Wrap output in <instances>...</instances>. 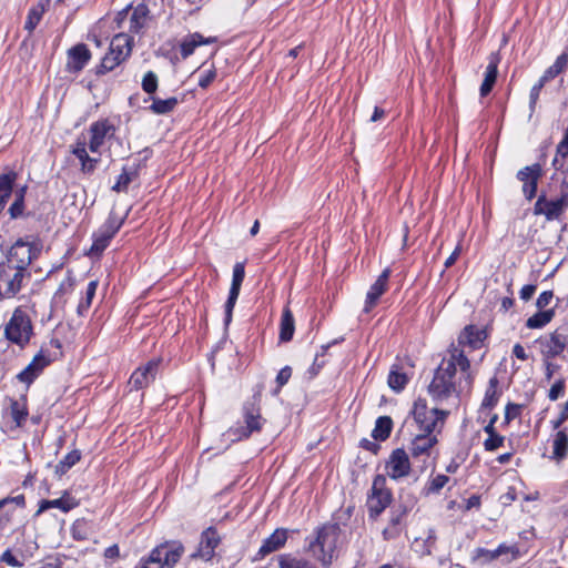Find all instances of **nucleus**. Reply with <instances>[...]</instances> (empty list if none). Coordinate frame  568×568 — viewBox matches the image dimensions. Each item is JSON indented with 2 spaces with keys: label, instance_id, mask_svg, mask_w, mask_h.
Listing matches in <instances>:
<instances>
[{
  "label": "nucleus",
  "instance_id": "f257e3e1",
  "mask_svg": "<svg viewBox=\"0 0 568 568\" xmlns=\"http://www.w3.org/2000/svg\"><path fill=\"white\" fill-rule=\"evenodd\" d=\"M457 367L460 369L467 388L471 387L474 376L465 351L452 348L449 357L442 361L428 385V394L435 402L442 403L457 393L455 383Z\"/></svg>",
  "mask_w": 568,
  "mask_h": 568
},
{
  "label": "nucleus",
  "instance_id": "f03ea898",
  "mask_svg": "<svg viewBox=\"0 0 568 568\" xmlns=\"http://www.w3.org/2000/svg\"><path fill=\"white\" fill-rule=\"evenodd\" d=\"M341 529L337 524H325L316 529V536L308 542V550L323 566L333 561Z\"/></svg>",
  "mask_w": 568,
  "mask_h": 568
},
{
  "label": "nucleus",
  "instance_id": "7ed1b4c3",
  "mask_svg": "<svg viewBox=\"0 0 568 568\" xmlns=\"http://www.w3.org/2000/svg\"><path fill=\"white\" fill-rule=\"evenodd\" d=\"M184 554L180 541H166L156 546L148 558L141 559L138 568H173Z\"/></svg>",
  "mask_w": 568,
  "mask_h": 568
},
{
  "label": "nucleus",
  "instance_id": "20e7f679",
  "mask_svg": "<svg viewBox=\"0 0 568 568\" xmlns=\"http://www.w3.org/2000/svg\"><path fill=\"white\" fill-rule=\"evenodd\" d=\"M568 209V178H564L560 184L558 197L548 200L545 193H541L535 205L534 214L544 215L547 221L559 220Z\"/></svg>",
  "mask_w": 568,
  "mask_h": 568
},
{
  "label": "nucleus",
  "instance_id": "39448f33",
  "mask_svg": "<svg viewBox=\"0 0 568 568\" xmlns=\"http://www.w3.org/2000/svg\"><path fill=\"white\" fill-rule=\"evenodd\" d=\"M448 415L447 410L436 407L429 408L424 398H418L414 403L413 417L424 433L439 432Z\"/></svg>",
  "mask_w": 568,
  "mask_h": 568
},
{
  "label": "nucleus",
  "instance_id": "423d86ee",
  "mask_svg": "<svg viewBox=\"0 0 568 568\" xmlns=\"http://www.w3.org/2000/svg\"><path fill=\"white\" fill-rule=\"evenodd\" d=\"M6 337L21 347L27 345L32 335V323L28 314L17 308L4 329Z\"/></svg>",
  "mask_w": 568,
  "mask_h": 568
},
{
  "label": "nucleus",
  "instance_id": "0eeeda50",
  "mask_svg": "<svg viewBox=\"0 0 568 568\" xmlns=\"http://www.w3.org/2000/svg\"><path fill=\"white\" fill-rule=\"evenodd\" d=\"M253 399L243 407L245 426L229 430L236 440L248 438L253 433L260 432L265 423L260 413V395H255Z\"/></svg>",
  "mask_w": 568,
  "mask_h": 568
},
{
  "label": "nucleus",
  "instance_id": "6e6552de",
  "mask_svg": "<svg viewBox=\"0 0 568 568\" xmlns=\"http://www.w3.org/2000/svg\"><path fill=\"white\" fill-rule=\"evenodd\" d=\"M392 501V493L386 488V478L383 475L375 476L367 499L371 517L379 516Z\"/></svg>",
  "mask_w": 568,
  "mask_h": 568
},
{
  "label": "nucleus",
  "instance_id": "1a4fd4ad",
  "mask_svg": "<svg viewBox=\"0 0 568 568\" xmlns=\"http://www.w3.org/2000/svg\"><path fill=\"white\" fill-rule=\"evenodd\" d=\"M122 219L111 213L106 221L101 225V227L93 233V243L90 248V254H102V252L109 246L110 241L122 226Z\"/></svg>",
  "mask_w": 568,
  "mask_h": 568
},
{
  "label": "nucleus",
  "instance_id": "9d476101",
  "mask_svg": "<svg viewBox=\"0 0 568 568\" xmlns=\"http://www.w3.org/2000/svg\"><path fill=\"white\" fill-rule=\"evenodd\" d=\"M115 131L114 123L108 118L92 122L89 128L90 140L87 143L89 150L92 153H100L101 146L114 136Z\"/></svg>",
  "mask_w": 568,
  "mask_h": 568
},
{
  "label": "nucleus",
  "instance_id": "9b49d317",
  "mask_svg": "<svg viewBox=\"0 0 568 568\" xmlns=\"http://www.w3.org/2000/svg\"><path fill=\"white\" fill-rule=\"evenodd\" d=\"M36 248L28 242L18 240L9 250L6 265L20 271L24 274L26 268L34 257Z\"/></svg>",
  "mask_w": 568,
  "mask_h": 568
},
{
  "label": "nucleus",
  "instance_id": "f8f14e48",
  "mask_svg": "<svg viewBox=\"0 0 568 568\" xmlns=\"http://www.w3.org/2000/svg\"><path fill=\"white\" fill-rule=\"evenodd\" d=\"M437 443L438 439L435 434L423 432V434H418L412 439L409 446L410 456L426 464L436 452Z\"/></svg>",
  "mask_w": 568,
  "mask_h": 568
},
{
  "label": "nucleus",
  "instance_id": "ddd939ff",
  "mask_svg": "<svg viewBox=\"0 0 568 568\" xmlns=\"http://www.w3.org/2000/svg\"><path fill=\"white\" fill-rule=\"evenodd\" d=\"M23 277L20 271L0 263V298L13 297L20 291Z\"/></svg>",
  "mask_w": 568,
  "mask_h": 568
},
{
  "label": "nucleus",
  "instance_id": "4468645a",
  "mask_svg": "<svg viewBox=\"0 0 568 568\" xmlns=\"http://www.w3.org/2000/svg\"><path fill=\"white\" fill-rule=\"evenodd\" d=\"M386 474L394 480L409 476L412 466L409 455L403 448L394 449L386 462Z\"/></svg>",
  "mask_w": 568,
  "mask_h": 568
},
{
  "label": "nucleus",
  "instance_id": "2eb2a0df",
  "mask_svg": "<svg viewBox=\"0 0 568 568\" xmlns=\"http://www.w3.org/2000/svg\"><path fill=\"white\" fill-rule=\"evenodd\" d=\"M541 176L542 168L539 163L527 165L517 172L516 178L523 183V194L528 201L536 196Z\"/></svg>",
  "mask_w": 568,
  "mask_h": 568
},
{
  "label": "nucleus",
  "instance_id": "dca6fc26",
  "mask_svg": "<svg viewBox=\"0 0 568 568\" xmlns=\"http://www.w3.org/2000/svg\"><path fill=\"white\" fill-rule=\"evenodd\" d=\"M567 332V328H557L551 334H549V336L538 341L540 344L541 354L546 358H555L566 349L568 345Z\"/></svg>",
  "mask_w": 568,
  "mask_h": 568
},
{
  "label": "nucleus",
  "instance_id": "f3484780",
  "mask_svg": "<svg viewBox=\"0 0 568 568\" xmlns=\"http://www.w3.org/2000/svg\"><path fill=\"white\" fill-rule=\"evenodd\" d=\"M160 359H151L138 367L128 382L130 390H140L148 387L156 377Z\"/></svg>",
  "mask_w": 568,
  "mask_h": 568
},
{
  "label": "nucleus",
  "instance_id": "a211bd4d",
  "mask_svg": "<svg viewBox=\"0 0 568 568\" xmlns=\"http://www.w3.org/2000/svg\"><path fill=\"white\" fill-rule=\"evenodd\" d=\"M245 277L244 263H236L233 267L232 284L229 292V297L225 303V317L224 323L229 325L232 321V314L236 301L240 295V290Z\"/></svg>",
  "mask_w": 568,
  "mask_h": 568
},
{
  "label": "nucleus",
  "instance_id": "6ab92c4d",
  "mask_svg": "<svg viewBox=\"0 0 568 568\" xmlns=\"http://www.w3.org/2000/svg\"><path fill=\"white\" fill-rule=\"evenodd\" d=\"M390 273L392 272L388 267L385 268L377 280L371 285L366 294L364 312H371V310L376 306L379 297L387 291Z\"/></svg>",
  "mask_w": 568,
  "mask_h": 568
},
{
  "label": "nucleus",
  "instance_id": "aec40b11",
  "mask_svg": "<svg viewBox=\"0 0 568 568\" xmlns=\"http://www.w3.org/2000/svg\"><path fill=\"white\" fill-rule=\"evenodd\" d=\"M487 338L485 329L479 328L475 325H467L458 336V349L469 347L470 349H479L484 341Z\"/></svg>",
  "mask_w": 568,
  "mask_h": 568
},
{
  "label": "nucleus",
  "instance_id": "412c9836",
  "mask_svg": "<svg viewBox=\"0 0 568 568\" xmlns=\"http://www.w3.org/2000/svg\"><path fill=\"white\" fill-rule=\"evenodd\" d=\"M50 362L51 359L41 351L33 357L31 363L18 374L17 378L21 383L30 385L50 364Z\"/></svg>",
  "mask_w": 568,
  "mask_h": 568
},
{
  "label": "nucleus",
  "instance_id": "4be33fe9",
  "mask_svg": "<svg viewBox=\"0 0 568 568\" xmlns=\"http://www.w3.org/2000/svg\"><path fill=\"white\" fill-rule=\"evenodd\" d=\"M91 59V52L83 43L72 47L68 51L67 70L69 72L78 73L88 64Z\"/></svg>",
  "mask_w": 568,
  "mask_h": 568
},
{
  "label": "nucleus",
  "instance_id": "5701e85b",
  "mask_svg": "<svg viewBox=\"0 0 568 568\" xmlns=\"http://www.w3.org/2000/svg\"><path fill=\"white\" fill-rule=\"evenodd\" d=\"M220 542L221 538L216 529L209 527L201 535L200 546L195 556H199L204 560L212 559Z\"/></svg>",
  "mask_w": 568,
  "mask_h": 568
},
{
  "label": "nucleus",
  "instance_id": "b1692460",
  "mask_svg": "<svg viewBox=\"0 0 568 568\" xmlns=\"http://www.w3.org/2000/svg\"><path fill=\"white\" fill-rule=\"evenodd\" d=\"M87 148V142L84 140L78 139L75 143L71 145V152L80 161L82 173L92 174L95 171L100 159L91 158Z\"/></svg>",
  "mask_w": 568,
  "mask_h": 568
},
{
  "label": "nucleus",
  "instance_id": "393cba45",
  "mask_svg": "<svg viewBox=\"0 0 568 568\" xmlns=\"http://www.w3.org/2000/svg\"><path fill=\"white\" fill-rule=\"evenodd\" d=\"M215 38H205L199 32L191 33L182 39L180 43V52L183 59L189 58L195 51V49L203 44H211L215 42Z\"/></svg>",
  "mask_w": 568,
  "mask_h": 568
},
{
  "label": "nucleus",
  "instance_id": "a878e982",
  "mask_svg": "<svg viewBox=\"0 0 568 568\" xmlns=\"http://www.w3.org/2000/svg\"><path fill=\"white\" fill-rule=\"evenodd\" d=\"M287 529H284V528H277L270 537H267L260 550H258V555L263 558L265 556H267L268 554L271 552H274L278 549H281L282 547H284L286 540H287Z\"/></svg>",
  "mask_w": 568,
  "mask_h": 568
},
{
  "label": "nucleus",
  "instance_id": "bb28decb",
  "mask_svg": "<svg viewBox=\"0 0 568 568\" xmlns=\"http://www.w3.org/2000/svg\"><path fill=\"white\" fill-rule=\"evenodd\" d=\"M150 19L151 17L148 6L144 3L138 4L130 17V32L136 34L142 33L148 27Z\"/></svg>",
  "mask_w": 568,
  "mask_h": 568
},
{
  "label": "nucleus",
  "instance_id": "cd10ccee",
  "mask_svg": "<svg viewBox=\"0 0 568 568\" xmlns=\"http://www.w3.org/2000/svg\"><path fill=\"white\" fill-rule=\"evenodd\" d=\"M133 39L126 33H119L111 40L109 51L125 61L132 52Z\"/></svg>",
  "mask_w": 568,
  "mask_h": 568
},
{
  "label": "nucleus",
  "instance_id": "c85d7f7f",
  "mask_svg": "<svg viewBox=\"0 0 568 568\" xmlns=\"http://www.w3.org/2000/svg\"><path fill=\"white\" fill-rule=\"evenodd\" d=\"M498 63H499L498 54L491 53L489 55L488 65L486 67L484 81L480 85V95L481 97H486L493 90L494 84L496 83V80H497Z\"/></svg>",
  "mask_w": 568,
  "mask_h": 568
},
{
  "label": "nucleus",
  "instance_id": "c756f323",
  "mask_svg": "<svg viewBox=\"0 0 568 568\" xmlns=\"http://www.w3.org/2000/svg\"><path fill=\"white\" fill-rule=\"evenodd\" d=\"M77 505H78V503L74 500V498L71 497L68 493H64L63 496L58 499L41 500L39 504V509L37 511V515H39L50 508H58L64 513H68L71 509H73Z\"/></svg>",
  "mask_w": 568,
  "mask_h": 568
},
{
  "label": "nucleus",
  "instance_id": "7c9ffc66",
  "mask_svg": "<svg viewBox=\"0 0 568 568\" xmlns=\"http://www.w3.org/2000/svg\"><path fill=\"white\" fill-rule=\"evenodd\" d=\"M568 455V435L564 430L555 434L552 439V454L549 456L551 460L560 464Z\"/></svg>",
  "mask_w": 568,
  "mask_h": 568
},
{
  "label": "nucleus",
  "instance_id": "2f4dec72",
  "mask_svg": "<svg viewBox=\"0 0 568 568\" xmlns=\"http://www.w3.org/2000/svg\"><path fill=\"white\" fill-rule=\"evenodd\" d=\"M277 562L280 568H317L312 560L293 554L280 555Z\"/></svg>",
  "mask_w": 568,
  "mask_h": 568
},
{
  "label": "nucleus",
  "instance_id": "473e14b6",
  "mask_svg": "<svg viewBox=\"0 0 568 568\" xmlns=\"http://www.w3.org/2000/svg\"><path fill=\"white\" fill-rule=\"evenodd\" d=\"M18 174L14 171H9L0 175V213L2 212L7 200L12 194L13 184Z\"/></svg>",
  "mask_w": 568,
  "mask_h": 568
},
{
  "label": "nucleus",
  "instance_id": "72a5a7b5",
  "mask_svg": "<svg viewBox=\"0 0 568 568\" xmlns=\"http://www.w3.org/2000/svg\"><path fill=\"white\" fill-rule=\"evenodd\" d=\"M152 103L149 106V110L154 114H168L172 112L176 105L179 104V100L175 97H171L169 99H160L155 97H151Z\"/></svg>",
  "mask_w": 568,
  "mask_h": 568
},
{
  "label": "nucleus",
  "instance_id": "f704fd0d",
  "mask_svg": "<svg viewBox=\"0 0 568 568\" xmlns=\"http://www.w3.org/2000/svg\"><path fill=\"white\" fill-rule=\"evenodd\" d=\"M404 519V517H402L398 513L392 509L388 525L383 530L384 539L390 540L397 538L402 532Z\"/></svg>",
  "mask_w": 568,
  "mask_h": 568
},
{
  "label": "nucleus",
  "instance_id": "c9c22d12",
  "mask_svg": "<svg viewBox=\"0 0 568 568\" xmlns=\"http://www.w3.org/2000/svg\"><path fill=\"white\" fill-rule=\"evenodd\" d=\"M9 414L14 423V427H21L26 423L29 414L26 400H11Z\"/></svg>",
  "mask_w": 568,
  "mask_h": 568
},
{
  "label": "nucleus",
  "instance_id": "e433bc0d",
  "mask_svg": "<svg viewBox=\"0 0 568 568\" xmlns=\"http://www.w3.org/2000/svg\"><path fill=\"white\" fill-rule=\"evenodd\" d=\"M498 378L496 376L491 377L488 383V387L485 392L484 399L481 402V408L491 409L496 406L499 399L500 393L498 392Z\"/></svg>",
  "mask_w": 568,
  "mask_h": 568
},
{
  "label": "nucleus",
  "instance_id": "4c0bfd02",
  "mask_svg": "<svg viewBox=\"0 0 568 568\" xmlns=\"http://www.w3.org/2000/svg\"><path fill=\"white\" fill-rule=\"evenodd\" d=\"M294 331V317L290 308L286 307L284 308L281 318L280 339L282 342H290L293 337Z\"/></svg>",
  "mask_w": 568,
  "mask_h": 568
},
{
  "label": "nucleus",
  "instance_id": "58836bf2",
  "mask_svg": "<svg viewBox=\"0 0 568 568\" xmlns=\"http://www.w3.org/2000/svg\"><path fill=\"white\" fill-rule=\"evenodd\" d=\"M554 316H555V310L554 308L544 310V311L540 310L539 312H537L536 314H534L532 316H530L527 320L526 326L528 328H531V329L542 328L548 323L551 322Z\"/></svg>",
  "mask_w": 568,
  "mask_h": 568
},
{
  "label": "nucleus",
  "instance_id": "ea45409f",
  "mask_svg": "<svg viewBox=\"0 0 568 568\" xmlns=\"http://www.w3.org/2000/svg\"><path fill=\"white\" fill-rule=\"evenodd\" d=\"M393 428V420L388 416H381L376 419L372 436L377 440H385L389 437Z\"/></svg>",
  "mask_w": 568,
  "mask_h": 568
},
{
  "label": "nucleus",
  "instance_id": "a19ab883",
  "mask_svg": "<svg viewBox=\"0 0 568 568\" xmlns=\"http://www.w3.org/2000/svg\"><path fill=\"white\" fill-rule=\"evenodd\" d=\"M45 12V6L41 2L32 6L28 12L27 20L24 23V29L32 33L37 26L40 23L43 14Z\"/></svg>",
  "mask_w": 568,
  "mask_h": 568
},
{
  "label": "nucleus",
  "instance_id": "79ce46f5",
  "mask_svg": "<svg viewBox=\"0 0 568 568\" xmlns=\"http://www.w3.org/2000/svg\"><path fill=\"white\" fill-rule=\"evenodd\" d=\"M26 193H27V185L19 187L14 192V201L9 207V214H10L11 219H18L23 214Z\"/></svg>",
  "mask_w": 568,
  "mask_h": 568
},
{
  "label": "nucleus",
  "instance_id": "37998d69",
  "mask_svg": "<svg viewBox=\"0 0 568 568\" xmlns=\"http://www.w3.org/2000/svg\"><path fill=\"white\" fill-rule=\"evenodd\" d=\"M408 383V377L405 373L400 372L397 366H393L388 374V385L395 392H400Z\"/></svg>",
  "mask_w": 568,
  "mask_h": 568
},
{
  "label": "nucleus",
  "instance_id": "c03bdc74",
  "mask_svg": "<svg viewBox=\"0 0 568 568\" xmlns=\"http://www.w3.org/2000/svg\"><path fill=\"white\" fill-rule=\"evenodd\" d=\"M97 287H98L97 281H91L88 284L87 290H85V295L81 298V301L79 302L78 307H77V312L80 316L84 315L88 312V310L90 308V306L92 304V300L97 292Z\"/></svg>",
  "mask_w": 568,
  "mask_h": 568
},
{
  "label": "nucleus",
  "instance_id": "a18cd8bd",
  "mask_svg": "<svg viewBox=\"0 0 568 568\" xmlns=\"http://www.w3.org/2000/svg\"><path fill=\"white\" fill-rule=\"evenodd\" d=\"M81 459V453L74 449L67 454L55 466V473L63 475Z\"/></svg>",
  "mask_w": 568,
  "mask_h": 568
},
{
  "label": "nucleus",
  "instance_id": "49530a36",
  "mask_svg": "<svg viewBox=\"0 0 568 568\" xmlns=\"http://www.w3.org/2000/svg\"><path fill=\"white\" fill-rule=\"evenodd\" d=\"M123 62L119 57L109 51L101 60V63L97 67V74H105L114 70L118 65Z\"/></svg>",
  "mask_w": 568,
  "mask_h": 568
},
{
  "label": "nucleus",
  "instance_id": "de8ad7c7",
  "mask_svg": "<svg viewBox=\"0 0 568 568\" xmlns=\"http://www.w3.org/2000/svg\"><path fill=\"white\" fill-rule=\"evenodd\" d=\"M496 559L498 558L495 549L489 550L483 547H478L474 549L471 555V560L478 565H487Z\"/></svg>",
  "mask_w": 568,
  "mask_h": 568
},
{
  "label": "nucleus",
  "instance_id": "09e8293b",
  "mask_svg": "<svg viewBox=\"0 0 568 568\" xmlns=\"http://www.w3.org/2000/svg\"><path fill=\"white\" fill-rule=\"evenodd\" d=\"M135 178V172L128 171L125 168H123L122 173L118 176V180L115 184L112 186V190L114 192H125L129 187V184L133 181Z\"/></svg>",
  "mask_w": 568,
  "mask_h": 568
},
{
  "label": "nucleus",
  "instance_id": "8fccbe9b",
  "mask_svg": "<svg viewBox=\"0 0 568 568\" xmlns=\"http://www.w3.org/2000/svg\"><path fill=\"white\" fill-rule=\"evenodd\" d=\"M158 84H159V80H158V75L153 72V71H148L143 79H142V90L152 95L156 92L158 90Z\"/></svg>",
  "mask_w": 568,
  "mask_h": 568
},
{
  "label": "nucleus",
  "instance_id": "3c124183",
  "mask_svg": "<svg viewBox=\"0 0 568 568\" xmlns=\"http://www.w3.org/2000/svg\"><path fill=\"white\" fill-rule=\"evenodd\" d=\"M497 558L506 557L508 561L519 557V548L517 545L500 544L496 549Z\"/></svg>",
  "mask_w": 568,
  "mask_h": 568
},
{
  "label": "nucleus",
  "instance_id": "603ef678",
  "mask_svg": "<svg viewBox=\"0 0 568 568\" xmlns=\"http://www.w3.org/2000/svg\"><path fill=\"white\" fill-rule=\"evenodd\" d=\"M505 437L499 434L488 436L484 442V447L487 452H494L504 445Z\"/></svg>",
  "mask_w": 568,
  "mask_h": 568
},
{
  "label": "nucleus",
  "instance_id": "864d4df0",
  "mask_svg": "<svg viewBox=\"0 0 568 568\" xmlns=\"http://www.w3.org/2000/svg\"><path fill=\"white\" fill-rule=\"evenodd\" d=\"M449 481V477L443 474L435 476L428 486L429 493H439L440 489L445 487V485Z\"/></svg>",
  "mask_w": 568,
  "mask_h": 568
},
{
  "label": "nucleus",
  "instance_id": "5fc2aeb1",
  "mask_svg": "<svg viewBox=\"0 0 568 568\" xmlns=\"http://www.w3.org/2000/svg\"><path fill=\"white\" fill-rule=\"evenodd\" d=\"M72 536L78 540H85L88 538L87 534V523L84 520H77L72 526Z\"/></svg>",
  "mask_w": 568,
  "mask_h": 568
},
{
  "label": "nucleus",
  "instance_id": "6e6d98bb",
  "mask_svg": "<svg viewBox=\"0 0 568 568\" xmlns=\"http://www.w3.org/2000/svg\"><path fill=\"white\" fill-rule=\"evenodd\" d=\"M216 78V71L214 68L204 70L199 77V85L202 89H206Z\"/></svg>",
  "mask_w": 568,
  "mask_h": 568
},
{
  "label": "nucleus",
  "instance_id": "4d7b16f0",
  "mask_svg": "<svg viewBox=\"0 0 568 568\" xmlns=\"http://www.w3.org/2000/svg\"><path fill=\"white\" fill-rule=\"evenodd\" d=\"M545 84L546 83L539 79L538 82L531 88L530 94H529V106H530L531 111H534L536 103L539 99L540 91L545 87Z\"/></svg>",
  "mask_w": 568,
  "mask_h": 568
},
{
  "label": "nucleus",
  "instance_id": "13d9d810",
  "mask_svg": "<svg viewBox=\"0 0 568 568\" xmlns=\"http://www.w3.org/2000/svg\"><path fill=\"white\" fill-rule=\"evenodd\" d=\"M552 298H554L552 291H545L538 296V298L536 301V306L539 310L544 311L551 303Z\"/></svg>",
  "mask_w": 568,
  "mask_h": 568
},
{
  "label": "nucleus",
  "instance_id": "bf43d9fd",
  "mask_svg": "<svg viewBox=\"0 0 568 568\" xmlns=\"http://www.w3.org/2000/svg\"><path fill=\"white\" fill-rule=\"evenodd\" d=\"M521 408L523 406L521 405H518V404H508L506 406V410H505V419L507 422H510L517 417H519L520 413H521Z\"/></svg>",
  "mask_w": 568,
  "mask_h": 568
},
{
  "label": "nucleus",
  "instance_id": "052dcab7",
  "mask_svg": "<svg viewBox=\"0 0 568 568\" xmlns=\"http://www.w3.org/2000/svg\"><path fill=\"white\" fill-rule=\"evenodd\" d=\"M413 506H414V500H413V498H409L408 500L402 501L398 505L394 506L392 509L405 518L407 516V514L412 510Z\"/></svg>",
  "mask_w": 568,
  "mask_h": 568
},
{
  "label": "nucleus",
  "instance_id": "680f3d73",
  "mask_svg": "<svg viewBox=\"0 0 568 568\" xmlns=\"http://www.w3.org/2000/svg\"><path fill=\"white\" fill-rule=\"evenodd\" d=\"M565 384L562 381L556 382L549 389L548 397L550 400H557L564 393Z\"/></svg>",
  "mask_w": 568,
  "mask_h": 568
},
{
  "label": "nucleus",
  "instance_id": "e2e57ef3",
  "mask_svg": "<svg viewBox=\"0 0 568 568\" xmlns=\"http://www.w3.org/2000/svg\"><path fill=\"white\" fill-rule=\"evenodd\" d=\"M291 376L292 368L290 366L283 367L276 376V383L278 384V387L281 388L282 386H284L288 382Z\"/></svg>",
  "mask_w": 568,
  "mask_h": 568
},
{
  "label": "nucleus",
  "instance_id": "0e129e2a",
  "mask_svg": "<svg viewBox=\"0 0 568 568\" xmlns=\"http://www.w3.org/2000/svg\"><path fill=\"white\" fill-rule=\"evenodd\" d=\"M557 155H560L562 158L568 156V125L565 130L562 140L557 145Z\"/></svg>",
  "mask_w": 568,
  "mask_h": 568
},
{
  "label": "nucleus",
  "instance_id": "69168bd1",
  "mask_svg": "<svg viewBox=\"0 0 568 568\" xmlns=\"http://www.w3.org/2000/svg\"><path fill=\"white\" fill-rule=\"evenodd\" d=\"M1 560L11 567H20L22 565L9 549L2 554Z\"/></svg>",
  "mask_w": 568,
  "mask_h": 568
},
{
  "label": "nucleus",
  "instance_id": "338daca9",
  "mask_svg": "<svg viewBox=\"0 0 568 568\" xmlns=\"http://www.w3.org/2000/svg\"><path fill=\"white\" fill-rule=\"evenodd\" d=\"M551 65L557 71V73L560 74L564 70H566L568 65V55L565 53L560 54Z\"/></svg>",
  "mask_w": 568,
  "mask_h": 568
},
{
  "label": "nucleus",
  "instance_id": "774afa93",
  "mask_svg": "<svg viewBox=\"0 0 568 568\" xmlns=\"http://www.w3.org/2000/svg\"><path fill=\"white\" fill-rule=\"evenodd\" d=\"M536 292V285L528 284L521 287L519 296L523 301H529Z\"/></svg>",
  "mask_w": 568,
  "mask_h": 568
}]
</instances>
